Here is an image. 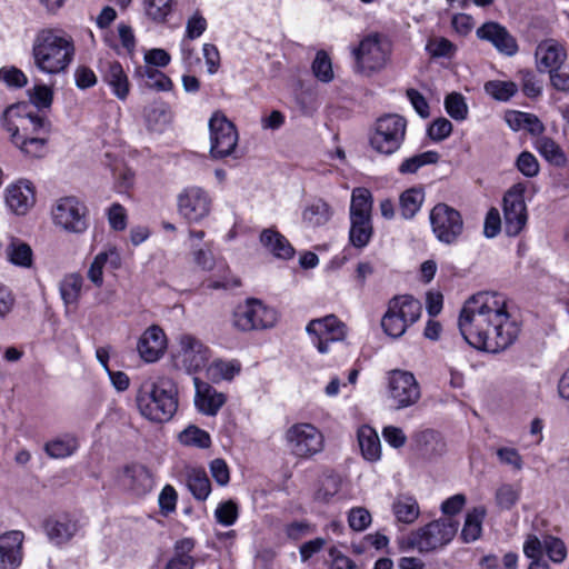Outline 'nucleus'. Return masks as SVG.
Instances as JSON below:
<instances>
[{"instance_id":"nucleus-52","label":"nucleus","mask_w":569,"mask_h":569,"mask_svg":"<svg viewBox=\"0 0 569 569\" xmlns=\"http://www.w3.org/2000/svg\"><path fill=\"white\" fill-rule=\"evenodd\" d=\"M238 516V506L232 500L219 503L214 511L217 522L226 527L232 526L237 521Z\"/></svg>"},{"instance_id":"nucleus-44","label":"nucleus","mask_w":569,"mask_h":569,"mask_svg":"<svg viewBox=\"0 0 569 569\" xmlns=\"http://www.w3.org/2000/svg\"><path fill=\"white\" fill-rule=\"evenodd\" d=\"M439 158V153L432 150L415 154L401 162L399 166V172L402 174L416 173L421 167L426 164L437 163Z\"/></svg>"},{"instance_id":"nucleus-57","label":"nucleus","mask_w":569,"mask_h":569,"mask_svg":"<svg viewBox=\"0 0 569 569\" xmlns=\"http://www.w3.org/2000/svg\"><path fill=\"white\" fill-rule=\"evenodd\" d=\"M348 522L352 530L363 531L371 523V515L366 508L356 507L350 510Z\"/></svg>"},{"instance_id":"nucleus-43","label":"nucleus","mask_w":569,"mask_h":569,"mask_svg":"<svg viewBox=\"0 0 569 569\" xmlns=\"http://www.w3.org/2000/svg\"><path fill=\"white\" fill-rule=\"evenodd\" d=\"M240 370L241 366L238 361H224L219 359L214 360L208 367V376L212 381L231 380Z\"/></svg>"},{"instance_id":"nucleus-55","label":"nucleus","mask_w":569,"mask_h":569,"mask_svg":"<svg viewBox=\"0 0 569 569\" xmlns=\"http://www.w3.org/2000/svg\"><path fill=\"white\" fill-rule=\"evenodd\" d=\"M545 553L553 562H561L567 557V548L565 543L556 537H545Z\"/></svg>"},{"instance_id":"nucleus-62","label":"nucleus","mask_w":569,"mask_h":569,"mask_svg":"<svg viewBox=\"0 0 569 569\" xmlns=\"http://www.w3.org/2000/svg\"><path fill=\"white\" fill-rule=\"evenodd\" d=\"M207 29V20L199 13L196 12L187 21L186 26V38L194 40L199 38Z\"/></svg>"},{"instance_id":"nucleus-9","label":"nucleus","mask_w":569,"mask_h":569,"mask_svg":"<svg viewBox=\"0 0 569 569\" xmlns=\"http://www.w3.org/2000/svg\"><path fill=\"white\" fill-rule=\"evenodd\" d=\"M429 219L433 234L442 243L457 242L463 232L461 213L447 203H437L431 209Z\"/></svg>"},{"instance_id":"nucleus-26","label":"nucleus","mask_w":569,"mask_h":569,"mask_svg":"<svg viewBox=\"0 0 569 569\" xmlns=\"http://www.w3.org/2000/svg\"><path fill=\"white\" fill-rule=\"evenodd\" d=\"M102 81L107 83L119 100H126L130 92V82L118 61H109L102 68Z\"/></svg>"},{"instance_id":"nucleus-41","label":"nucleus","mask_w":569,"mask_h":569,"mask_svg":"<svg viewBox=\"0 0 569 569\" xmlns=\"http://www.w3.org/2000/svg\"><path fill=\"white\" fill-rule=\"evenodd\" d=\"M83 278L79 273L67 274L60 282L59 290L66 305H76L80 298Z\"/></svg>"},{"instance_id":"nucleus-40","label":"nucleus","mask_w":569,"mask_h":569,"mask_svg":"<svg viewBox=\"0 0 569 569\" xmlns=\"http://www.w3.org/2000/svg\"><path fill=\"white\" fill-rule=\"evenodd\" d=\"M536 149L549 163L561 167L566 163V156L558 143L549 137H540L536 140Z\"/></svg>"},{"instance_id":"nucleus-1","label":"nucleus","mask_w":569,"mask_h":569,"mask_svg":"<svg viewBox=\"0 0 569 569\" xmlns=\"http://www.w3.org/2000/svg\"><path fill=\"white\" fill-rule=\"evenodd\" d=\"M458 327L470 346L492 353L512 345L520 331L507 310L506 297L489 291L478 292L463 303Z\"/></svg>"},{"instance_id":"nucleus-30","label":"nucleus","mask_w":569,"mask_h":569,"mask_svg":"<svg viewBox=\"0 0 569 569\" xmlns=\"http://www.w3.org/2000/svg\"><path fill=\"white\" fill-rule=\"evenodd\" d=\"M260 242L276 258L288 260L295 254V249L288 239L272 228L262 230Z\"/></svg>"},{"instance_id":"nucleus-61","label":"nucleus","mask_w":569,"mask_h":569,"mask_svg":"<svg viewBox=\"0 0 569 569\" xmlns=\"http://www.w3.org/2000/svg\"><path fill=\"white\" fill-rule=\"evenodd\" d=\"M522 91L529 98H536L541 94V86L536 76L530 70L520 71Z\"/></svg>"},{"instance_id":"nucleus-21","label":"nucleus","mask_w":569,"mask_h":569,"mask_svg":"<svg viewBox=\"0 0 569 569\" xmlns=\"http://www.w3.org/2000/svg\"><path fill=\"white\" fill-rule=\"evenodd\" d=\"M121 486L136 496H144L153 488V476L143 465L126 466L120 477Z\"/></svg>"},{"instance_id":"nucleus-8","label":"nucleus","mask_w":569,"mask_h":569,"mask_svg":"<svg viewBox=\"0 0 569 569\" xmlns=\"http://www.w3.org/2000/svg\"><path fill=\"white\" fill-rule=\"evenodd\" d=\"M277 311L258 299H247L233 312V325L241 331L271 328L277 322Z\"/></svg>"},{"instance_id":"nucleus-36","label":"nucleus","mask_w":569,"mask_h":569,"mask_svg":"<svg viewBox=\"0 0 569 569\" xmlns=\"http://www.w3.org/2000/svg\"><path fill=\"white\" fill-rule=\"evenodd\" d=\"M186 483L191 495L199 501H204L211 492V483L203 469L187 470Z\"/></svg>"},{"instance_id":"nucleus-12","label":"nucleus","mask_w":569,"mask_h":569,"mask_svg":"<svg viewBox=\"0 0 569 569\" xmlns=\"http://www.w3.org/2000/svg\"><path fill=\"white\" fill-rule=\"evenodd\" d=\"M388 395L392 406L400 410L416 405L421 397V391L411 372L393 370L388 378Z\"/></svg>"},{"instance_id":"nucleus-56","label":"nucleus","mask_w":569,"mask_h":569,"mask_svg":"<svg viewBox=\"0 0 569 569\" xmlns=\"http://www.w3.org/2000/svg\"><path fill=\"white\" fill-rule=\"evenodd\" d=\"M518 170L526 177L532 178L539 173L537 158L529 151H522L516 161Z\"/></svg>"},{"instance_id":"nucleus-25","label":"nucleus","mask_w":569,"mask_h":569,"mask_svg":"<svg viewBox=\"0 0 569 569\" xmlns=\"http://www.w3.org/2000/svg\"><path fill=\"white\" fill-rule=\"evenodd\" d=\"M7 130L11 132L12 143L20 149V151L32 158H41L47 153V143L49 137L47 136H30L21 133L18 126L7 124Z\"/></svg>"},{"instance_id":"nucleus-2","label":"nucleus","mask_w":569,"mask_h":569,"mask_svg":"<svg viewBox=\"0 0 569 569\" xmlns=\"http://www.w3.org/2000/svg\"><path fill=\"white\" fill-rule=\"evenodd\" d=\"M140 415L151 422L170 421L178 409V388L169 377L143 380L136 392Z\"/></svg>"},{"instance_id":"nucleus-60","label":"nucleus","mask_w":569,"mask_h":569,"mask_svg":"<svg viewBox=\"0 0 569 569\" xmlns=\"http://www.w3.org/2000/svg\"><path fill=\"white\" fill-rule=\"evenodd\" d=\"M451 131L452 123L446 118H438L429 126L428 136L433 141H442Z\"/></svg>"},{"instance_id":"nucleus-42","label":"nucleus","mask_w":569,"mask_h":569,"mask_svg":"<svg viewBox=\"0 0 569 569\" xmlns=\"http://www.w3.org/2000/svg\"><path fill=\"white\" fill-rule=\"evenodd\" d=\"M486 516L483 508H475L467 513L461 537L465 542L476 541L482 531V520Z\"/></svg>"},{"instance_id":"nucleus-24","label":"nucleus","mask_w":569,"mask_h":569,"mask_svg":"<svg viewBox=\"0 0 569 569\" xmlns=\"http://www.w3.org/2000/svg\"><path fill=\"white\" fill-rule=\"evenodd\" d=\"M6 203L16 214H26L34 204V191L29 181H18L7 188Z\"/></svg>"},{"instance_id":"nucleus-29","label":"nucleus","mask_w":569,"mask_h":569,"mask_svg":"<svg viewBox=\"0 0 569 569\" xmlns=\"http://www.w3.org/2000/svg\"><path fill=\"white\" fill-rule=\"evenodd\" d=\"M536 58L540 71H550L561 67L566 53L563 48L555 40H546L537 47Z\"/></svg>"},{"instance_id":"nucleus-45","label":"nucleus","mask_w":569,"mask_h":569,"mask_svg":"<svg viewBox=\"0 0 569 569\" xmlns=\"http://www.w3.org/2000/svg\"><path fill=\"white\" fill-rule=\"evenodd\" d=\"M179 440L186 446H194L198 448H208L211 445L210 436L207 431L190 426L179 435Z\"/></svg>"},{"instance_id":"nucleus-63","label":"nucleus","mask_w":569,"mask_h":569,"mask_svg":"<svg viewBox=\"0 0 569 569\" xmlns=\"http://www.w3.org/2000/svg\"><path fill=\"white\" fill-rule=\"evenodd\" d=\"M498 459L501 463L511 466L515 470L522 469V458L517 449L502 447L497 450Z\"/></svg>"},{"instance_id":"nucleus-23","label":"nucleus","mask_w":569,"mask_h":569,"mask_svg":"<svg viewBox=\"0 0 569 569\" xmlns=\"http://www.w3.org/2000/svg\"><path fill=\"white\" fill-rule=\"evenodd\" d=\"M193 383L196 387L194 403L198 410L207 416H216L224 405L226 396L197 377L193 378Z\"/></svg>"},{"instance_id":"nucleus-27","label":"nucleus","mask_w":569,"mask_h":569,"mask_svg":"<svg viewBox=\"0 0 569 569\" xmlns=\"http://www.w3.org/2000/svg\"><path fill=\"white\" fill-rule=\"evenodd\" d=\"M78 529V522L67 516L51 518L44 522L47 537L57 546L68 542L76 535Z\"/></svg>"},{"instance_id":"nucleus-58","label":"nucleus","mask_w":569,"mask_h":569,"mask_svg":"<svg viewBox=\"0 0 569 569\" xmlns=\"http://www.w3.org/2000/svg\"><path fill=\"white\" fill-rule=\"evenodd\" d=\"M144 116L149 128L156 130L158 124L168 121V108L164 103H154L146 109Z\"/></svg>"},{"instance_id":"nucleus-64","label":"nucleus","mask_w":569,"mask_h":569,"mask_svg":"<svg viewBox=\"0 0 569 569\" xmlns=\"http://www.w3.org/2000/svg\"><path fill=\"white\" fill-rule=\"evenodd\" d=\"M52 100L53 92L49 87L39 84L33 88L31 101L37 108H49L52 103Z\"/></svg>"},{"instance_id":"nucleus-35","label":"nucleus","mask_w":569,"mask_h":569,"mask_svg":"<svg viewBox=\"0 0 569 569\" xmlns=\"http://www.w3.org/2000/svg\"><path fill=\"white\" fill-rule=\"evenodd\" d=\"M79 447L78 439L66 433L44 443L46 453L53 459H63L73 455Z\"/></svg>"},{"instance_id":"nucleus-6","label":"nucleus","mask_w":569,"mask_h":569,"mask_svg":"<svg viewBox=\"0 0 569 569\" xmlns=\"http://www.w3.org/2000/svg\"><path fill=\"white\" fill-rule=\"evenodd\" d=\"M407 121L396 113H388L377 119L370 136V146L381 154H392L406 138Z\"/></svg>"},{"instance_id":"nucleus-38","label":"nucleus","mask_w":569,"mask_h":569,"mask_svg":"<svg viewBox=\"0 0 569 569\" xmlns=\"http://www.w3.org/2000/svg\"><path fill=\"white\" fill-rule=\"evenodd\" d=\"M136 73L144 81V86L150 89L158 91H169L172 89L173 84L171 79L151 66L139 67Z\"/></svg>"},{"instance_id":"nucleus-5","label":"nucleus","mask_w":569,"mask_h":569,"mask_svg":"<svg viewBox=\"0 0 569 569\" xmlns=\"http://www.w3.org/2000/svg\"><path fill=\"white\" fill-rule=\"evenodd\" d=\"M372 194L367 188H355L349 210V240L356 248H365L373 234Z\"/></svg>"},{"instance_id":"nucleus-15","label":"nucleus","mask_w":569,"mask_h":569,"mask_svg":"<svg viewBox=\"0 0 569 569\" xmlns=\"http://www.w3.org/2000/svg\"><path fill=\"white\" fill-rule=\"evenodd\" d=\"M306 330L320 353L329 351V342L341 341L347 336L346 325L335 315L311 320Z\"/></svg>"},{"instance_id":"nucleus-32","label":"nucleus","mask_w":569,"mask_h":569,"mask_svg":"<svg viewBox=\"0 0 569 569\" xmlns=\"http://www.w3.org/2000/svg\"><path fill=\"white\" fill-rule=\"evenodd\" d=\"M109 264L116 269L120 264L119 254L114 249L99 252L90 264L88 270V279L96 286L101 287L103 284V268Z\"/></svg>"},{"instance_id":"nucleus-31","label":"nucleus","mask_w":569,"mask_h":569,"mask_svg":"<svg viewBox=\"0 0 569 569\" xmlns=\"http://www.w3.org/2000/svg\"><path fill=\"white\" fill-rule=\"evenodd\" d=\"M332 214L331 206L323 199L316 198L305 206L301 218L308 227L317 228L328 223Z\"/></svg>"},{"instance_id":"nucleus-49","label":"nucleus","mask_w":569,"mask_h":569,"mask_svg":"<svg viewBox=\"0 0 569 569\" xmlns=\"http://www.w3.org/2000/svg\"><path fill=\"white\" fill-rule=\"evenodd\" d=\"M381 327L388 336L392 338H399L406 332L409 325H407L403 320L396 316V313L391 312V310L387 308V311L381 319Z\"/></svg>"},{"instance_id":"nucleus-3","label":"nucleus","mask_w":569,"mask_h":569,"mask_svg":"<svg viewBox=\"0 0 569 569\" xmlns=\"http://www.w3.org/2000/svg\"><path fill=\"white\" fill-rule=\"evenodd\" d=\"M74 57V44L71 37L54 29H42L37 32L32 42L34 67L47 74L64 72Z\"/></svg>"},{"instance_id":"nucleus-16","label":"nucleus","mask_w":569,"mask_h":569,"mask_svg":"<svg viewBox=\"0 0 569 569\" xmlns=\"http://www.w3.org/2000/svg\"><path fill=\"white\" fill-rule=\"evenodd\" d=\"M26 108L23 104L8 107L2 114L3 127L7 129V124L18 126L22 133L49 137L51 131L50 121L37 113L24 112Z\"/></svg>"},{"instance_id":"nucleus-47","label":"nucleus","mask_w":569,"mask_h":569,"mask_svg":"<svg viewBox=\"0 0 569 569\" xmlns=\"http://www.w3.org/2000/svg\"><path fill=\"white\" fill-rule=\"evenodd\" d=\"M340 490V479L337 476H325L315 492V499L319 502H329Z\"/></svg>"},{"instance_id":"nucleus-33","label":"nucleus","mask_w":569,"mask_h":569,"mask_svg":"<svg viewBox=\"0 0 569 569\" xmlns=\"http://www.w3.org/2000/svg\"><path fill=\"white\" fill-rule=\"evenodd\" d=\"M392 512L398 522L410 525L418 519L420 508L415 497L401 493L392 502Z\"/></svg>"},{"instance_id":"nucleus-54","label":"nucleus","mask_w":569,"mask_h":569,"mask_svg":"<svg viewBox=\"0 0 569 569\" xmlns=\"http://www.w3.org/2000/svg\"><path fill=\"white\" fill-rule=\"evenodd\" d=\"M427 51L431 57H451L456 52V46L447 38L440 37L428 41L426 46Z\"/></svg>"},{"instance_id":"nucleus-50","label":"nucleus","mask_w":569,"mask_h":569,"mask_svg":"<svg viewBox=\"0 0 569 569\" xmlns=\"http://www.w3.org/2000/svg\"><path fill=\"white\" fill-rule=\"evenodd\" d=\"M520 490L510 483L501 485L496 491V502L500 509L509 510L519 500Z\"/></svg>"},{"instance_id":"nucleus-7","label":"nucleus","mask_w":569,"mask_h":569,"mask_svg":"<svg viewBox=\"0 0 569 569\" xmlns=\"http://www.w3.org/2000/svg\"><path fill=\"white\" fill-rule=\"evenodd\" d=\"M352 52L357 71L370 73L386 66L390 53V43L379 34H371L362 39L359 47Z\"/></svg>"},{"instance_id":"nucleus-10","label":"nucleus","mask_w":569,"mask_h":569,"mask_svg":"<svg viewBox=\"0 0 569 569\" xmlns=\"http://www.w3.org/2000/svg\"><path fill=\"white\" fill-rule=\"evenodd\" d=\"M210 153L216 159L230 156L238 144V132L227 117L217 111L209 120Z\"/></svg>"},{"instance_id":"nucleus-14","label":"nucleus","mask_w":569,"mask_h":569,"mask_svg":"<svg viewBox=\"0 0 569 569\" xmlns=\"http://www.w3.org/2000/svg\"><path fill=\"white\" fill-rule=\"evenodd\" d=\"M505 229L508 236H518L527 223L525 186L513 184L503 197Z\"/></svg>"},{"instance_id":"nucleus-22","label":"nucleus","mask_w":569,"mask_h":569,"mask_svg":"<svg viewBox=\"0 0 569 569\" xmlns=\"http://www.w3.org/2000/svg\"><path fill=\"white\" fill-rule=\"evenodd\" d=\"M166 347V335L158 326L149 327L137 345L138 352L146 362L157 361L163 355Z\"/></svg>"},{"instance_id":"nucleus-48","label":"nucleus","mask_w":569,"mask_h":569,"mask_svg":"<svg viewBox=\"0 0 569 569\" xmlns=\"http://www.w3.org/2000/svg\"><path fill=\"white\" fill-rule=\"evenodd\" d=\"M311 68L318 80L329 82L333 79L331 60L325 51L320 50L317 52Z\"/></svg>"},{"instance_id":"nucleus-37","label":"nucleus","mask_w":569,"mask_h":569,"mask_svg":"<svg viewBox=\"0 0 569 569\" xmlns=\"http://www.w3.org/2000/svg\"><path fill=\"white\" fill-rule=\"evenodd\" d=\"M8 260L18 267L30 268L33 261L31 247L20 239L12 238L6 248Z\"/></svg>"},{"instance_id":"nucleus-51","label":"nucleus","mask_w":569,"mask_h":569,"mask_svg":"<svg viewBox=\"0 0 569 569\" xmlns=\"http://www.w3.org/2000/svg\"><path fill=\"white\" fill-rule=\"evenodd\" d=\"M173 0H144L146 13L154 21H164L171 13Z\"/></svg>"},{"instance_id":"nucleus-17","label":"nucleus","mask_w":569,"mask_h":569,"mask_svg":"<svg viewBox=\"0 0 569 569\" xmlns=\"http://www.w3.org/2000/svg\"><path fill=\"white\" fill-rule=\"evenodd\" d=\"M211 199L206 190L199 187L184 189L178 196L179 213L188 222H199L209 216Z\"/></svg>"},{"instance_id":"nucleus-53","label":"nucleus","mask_w":569,"mask_h":569,"mask_svg":"<svg viewBox=\"0 0 569 569\" xmlns=\"http://www.w3.org/2000/svg\"><path fill=\"white\" fill-rule=\"evenodd\" d=\"M445 107L449 116L456 120H463L467 117L468 108L460 93L452 92L446 97Z\"/></svg>"},{"instance_id":"nucleus-39","label":"nucleus","mask_w":569,"mask_h":569,"mask_svg":"<svg viewBox=\"0 0 569 569\" xmlns=\"http://www.w3.org/2000/svg\"><path fill=\"white\" fill-rule=\"evenodd\" d=\"M425 200L422 189L410 188L403 191L399 198L400 213L405 219H411L420 210Z\"/></svg>"},{"instance_id":"nucleus-34","label":"nucleus","mask_w":569,"mask_h":569,"mask_svg":"<svg viewBox=\"0 0 569 569\" xmlns=\"http://www.w3.org/2000/svg\"><path fill=\"white\" fill-rule=\"evenodd\" d=\"M358 441L363 458L368 461H377L381 457V445L378 433L369 426H362L358 430Z\"/></svg>"},{"instance_id":"nucleus-19","label":"nucleus","mask_w":569,"mask_h":569,"mask_svg":"<svg viewBox=\"0 0 569 569\" xmlns=\"http://www.w3.org/2000/svg\"><path fill=\"white\" fill-rule=\"evenodd\" d=\"M480 40L490 42L500 53L507 57H513L518 50L516 38L507 28L496 21H487L476 31Z\"/></svg>"},{"instance_id":"nucleus-46","label":"nucleus","mask_w":569,"mask_h":569,"mask_svg":"<svg viewBox=\"0 0 569 569\" xmlns=\"http://www.w3.org/2000/svg\"><path fill=\"white\" fill-rule=\"evenodd\" d=\"M485 90L496 100L507 101L517 92V84L512 81H488Z\"/></svg>"},{"instance_id":"nucleus-28","label":"nucleus","mask_w":569,"mask_h":569,"mask_svg":"<svg viewBox=\"0 0 569 569\" xmlns=\"http://www.w3.org/2000/svg\"><path fill=\"white\" fill-rule=\"evenodd\" d=\"M388 308L409 326L419 320L422 311L420 301L410 295L391 298Z\"/></svg>"},{"instance_id":"nucleus-59","label":"nucleus","mask_w":569,"mask_h":569,"mask_svg":"<svg viewBox=\"0 0 569 569\" xmlns=\"http://www.w3.org/2000/svg\"><path fill=\"white\" fill-rule=\"evenodd\" d=\"M0 80L14 88H22L28 82L26 74L16 67H2L0 69Z\"/></svg>"},{"instance_id":"nucleus-18","label":"nucleus","mask_w":569,"mask_h":569,"mask_svg":"<svg viewBox=\"0 0 569 569\" xmlns=\"http://www.w3.org/2000/svg\"><path fill=\"white\" fill-rule=\"evenodd\" d=\"M179 359L182 367L189 372H197L208 366L211 351L200 339L192 335L183 333L178 339Z\"/></svg>"},{"instance_id":"nucleus-13","label":"nucleus","mask_w":569,"mask_h":569,"mask_svg":"<svg viewBox=\"0 0 569 569\" xmlns=\"http://www.w3.org/2000/svg\"><path fill=\"white\" fill-rule=\"evenodd\" d=\"M57 226L69 232L81 233L88 228L87 207L76 197H64L52 209Z\"/></svg>"},{"instance_id":"nucleus-4","label":"nucleus","mask_w":569,"mask_h":569,"mask_svg":"<svg viewBox=\"0 0 569 569\" xmlns=\"http://www.w3.org/2000/svg\"><path fill=\"white\" fill-rule=\"evenodd\" d=\"M458 530V523L450 518L438 519L411 531L399 540L403 551L431 552L448 545Z\"/></svg>"},{"instance_id":"nucleus-20","label":"nucleus","mask_w":569,"mask_h":569,"mask_svg":"<svg viewBox=\"0 0 569 569\" xmlns=\"http://www.w3.org/2000/svg\"><path fill=\"white\" fill-rule=\"evenodd\" d=\"M24 535L11 530L0 536V569H17L23 558L22 543Z\"/></svg>"},{"instance_id":"nucleus-11","label":"nucleus","mask_w":569,"mask_h":569,"mask_svg":"<svg viewBox=\"0 0 569 569\" xmlns=\"http://www.w3.org/2000/svg\"><path fill=\"white\" fill-rule=\"evenodd\" d=\"M286 440L292 455L310 458L323 448L322 433L310 423H296L286 432Z\"/></svg>"}]
</instances>
